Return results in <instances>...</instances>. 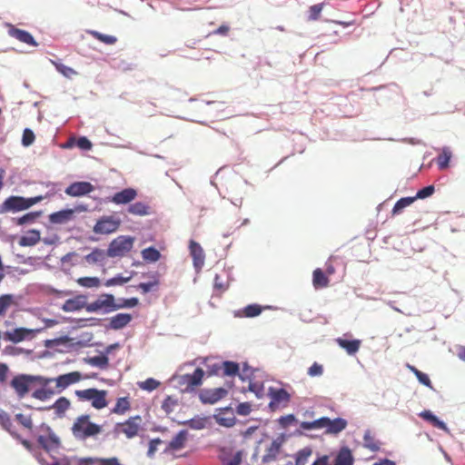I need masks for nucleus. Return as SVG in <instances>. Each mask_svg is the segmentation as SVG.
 Instances as JSON below:
<instances>
[{"label": "nucleus", "instance_id": "45", "mask_svg": "<svg viewBox=\"0 0 465 465\" xmlns=\"http://www.w3.org/2000/svg\"><path fill=\"white\" fill-rule=\"evenodd\" d=\"M150 277L153 279V282H140L138 285L135 286L137 290H141L143 294L148 293L152 291L153 286H156L159 284L158 280V272H154L150 274Z\"/></svg>", "mask_w": 465, "mask_h": 465}, {"label": "nucleus", "instance_id": "63", "mask_svg": "<svg viewBox=\"0 0 465 465\" xmlns=\"http://www.w3.org/2000/svg\"><path fill=\"white\" fill-rule=\"evenodd\" d=\"M13 300L14 296L12 294H3L0 296V316L5 313Z\"/></svg>", "mask_w": 465, "mask_h": 465}, {"label": "nucleus", "instance_id": "1", "mask_svg": "<svg viewBox=\"0 0 465 465\" xmlns=\"http://www.w3.org/2000/svg\"><path fill=\"white\" fill-rule=\"evenodd\" d=\"M40 430L45 432L46 435H39L37 437V442L49 454L53 462H47L41 454H35L36 460L41 465H60L59 459L55 456V452H57L62 446L60 438L46 423H42L40 425Z\"/></svg>", "mask_w": 465, "mask_h": 465}, {"label": "nucleus", "instance_id": "29", "mask_svg": "<svg viewBox=\"0 0 465 465\" xmlns=\"http://www.w3.org/2000/svg\"><path fill=\"white\" fill-rule=\"evenodd\" d=\"M337 343L339 344V346L342 349H344L348 354L350 355H353L355 354L359 349H360V345H361V341L360 340H347V339H342V338H338L337 340Z\"/></svg>", "mask_w": 465, "mask_h": 465}, {"label": "nucleus", "instance_id": "5", "mask_svg": "<svg viewBox=\"0 0 465 465\" xmlns=\"http://www.w3.org/2000/svg\"><path fill=\"white\" fill-rule=\"evenodd\" d=\"M134 238L130 235H120L114 239L106 250L108 257H123L129 252L134 245Z\"/></svg>", "mask_w": 465, "mask_h": 465}, {"label": "nucleus", "instance_id": "4", "mask_svg": "<svg viewBox=\"0 0 465 465\" xmlns=\"http://www.w3.org/2000/svg\"><path fill=\"white\" fill-rule=\"evenodd\" d=\"M43 197L41 195L35 197L25 198L18 195H11L7 197L2 204H0V213L8 212L17 213L27 210L34 204L39 203Z\"/></svg>", "mask_w": 465, "mask_h": 465}, {"label": "nucleus", "instance_id": "36", "mask_svg": "<svg viewBox=\"0 0 465 465\" xmlns=\"http://www.w3.org/2000/svg\"><path fill=\"white\" fill-rule=\"evenodd\" d=\"M71 405L70 401L65 397L58 398L54 404L51 405L52 409H54L57 417H64L65 411Z\"/></svg>", "mask_w": 465, "mask_h": 465}, {"label": "nucleus", "instance_id": "8", "mask_svg": "<svg viewBox=\"0 0 465 465\" xmlns=\"http://www.w3.org/2000/svg\"><path fill=\"white\" fill-rule=\"evenodd\" d=\"M104 299H97L96 301L87 303L85 302V310L88 312H97L98 311H102L103 313L107 314L112 312V304H113V294L112 293H104L101 295Z\"/></svg>", "mask_w": 465, "mask_h": 465}, {"label": "nucleus", "instance_id": "6", "mask_svg": "<svg viewBox=\"0 0 465 465\" xmlns=\"http://www.w3.org/2000/svg\"><path fill=\"white\" fill-rule=\"evenodd\" d=\"M267 395L271 398V401L268 404V409L271 411H274L282 403H283V407H285L291 401V394L284 388H274L271 386L268 389Z\"/></svg>", "mask_w": 465, "mask_h": 465}, {"label": "nucleus", "instance_id": "56", "mask_svg": "<svg viewBox=\"0 0 465 465\" xmlns=\"http://www.w3.org/2000/svg\"><path fill=\"white\" fill-rule=\"evenodd\" d=\"M74 339L68 335H63L61 337H57L54 339H48L45 341V346L46 348H53L54 346L64 344L66 342L72 341Z\"/></svg>", "mask_w": 465, "mask_h": 465}, {"label": "nucleus", "instance_id": "33", "mask_svg": "<svg viewBox=\"0 0 465 465\" xmlns=\"http://www.w3.org/2000/svg\"><path fill=\"white\" fill-rule=\"evenodd\" d=\"M93 338H94L93 332H91V331L83 332L80 335V339L75 342L70 343L68 345V347L70 350H75L77 348H84V347H91V346H93V344L90 343V341L93 340Z\"/></svg>", "mask_w": 465, "mask_h": 465}, {"label": "nucleus", "instance_id": "62", "mask_svg": "<svg viewBox=\"0 0 465 465\" xmlns=\"http://www.w3.org/2000/svg\"><path fill=\"white\" fill-rule=\"evenodd\" d=\"M96 392H98V389L90 388V389H86V390H83V391H75V395L79 399L93 401L94 396H95Z\"/></svg>", "mask_w": 465, "mask_h": 465}, {"label": "nucleus", "instance_id": "35", "mask_svg": "<svg viewBox=\"0 0 465 465\" xmlns=\"http://www.w3.org/2000/svg\"><path fill=\"white\" fill-rule=\"evenodd\" d=\"M84 361L100 369H106L108 367L109 359L108 356L102 352L98 356L84 358Z\"/></svg>", "mask_w": 465, "mask_h": 465}, {"label": "nucleus", "instance_id": "46", "mask_svg": "<svg viewBox=\"0 0 465 465\" xmlns=\"http://www.w3.org/2000/svg\"><path fill=\"white\" fill-rule=\"evenodd\" d=\"M107 394L106 391L104 390H98V392L95 393V396H94L92 406L97 410H101L107 406L108 402L105 399Z\"/></svg>", "mask_w": 465, "mask_h": 465}, {"label": "nucleus", "instance_id": "50", "mask_svg": "<svg viewBox=\"0 0 465 465\" xmlns=\"http://www.w3.org/2000/svg\"><path fill=\"white\" fill-rule=\"evenodd\" d=\"M262 312V307L257 303H252L245 306L242 310V315L247 318H252L260 315Z\"/></svg>", "mask_w": 465, "mask_h": 465}, {"label": "nucleus", "instance_id": "7", "mask_svg": "<svg viewBox=\"0 0 465 465\" xmlns=\"http://www.w3.org/2000/svg\"><path fill=\"white\" fill-rule=\"evenodd\" d=\"M120 224L121 221L114 216H103L96 222L93 230L98 234H109L116 232Z\"/></svg>", "mask_w": 465, "mask_h": 465}, {"label": "nucleus", "instance_id": "25", "mask_svg": "<svg viewBox=\"0 0 465 465\" xmlns=\"http://www.w3.org/2000/svg\"><path fill=\"white\" fill-rule=\"evenodd\" d=\"M354 464V457L352 455L351 450L347 447H341L338 451L333 465H353Z\"/></svg>", "mask_w": 465, "mask_h": 465}, {"label": "nucleus", "instance_id": "17", "mask_svg": "<svg viewBox=\"0 0 465 465\" xmlns=\"http://www.w3.org/2000/svg\"><path fill=\"white\" fill-rule=\"evenodd\" d=\"M204 371L198 367L193 373H186L187 386L183 390V392L191 393L195 391V388L202 385Z\"/></svg>", "mask_w": 465, "mask_h": 465}, {"label": "nucleus", "instance_id": "43", "mask_svg": "<svg viewBox=\"0 0 465 465\" xmlns=\"http://www.w3.org/2000/svg\"><path fill=\"white\" fill-rule=\"evenodd\" d=\"M451 152L448 147L442 149V153L437 157V164L440 170L447 169L450 165Z\"/></svg>", "mask_w": 465, "mask_h": 465}, {"label": "nucleus", "instance_id": "53", "mask_svg": "<svg viewBox=\"0 0 465 465\" xmlns=\"http://www.w3.org/2000/svg\"><path fill=\"white\" fill-rule=\"evenodd\" d=\"M89 34L91 35H93L95 39L104 43L105 45H114L117 41V38L115 36L110 35H104L98 31L92 30V31H89Z\"/></svg>", "mask_w": 465, "mask_h": 465}, {"label": "nucleus", "instance_id": "42", "mask_svg": "<svg viewBox=\"0 0 465 465\" xmlns=\"http://www.w3.org/2000/svg\"><path fill=\"white\" fill-rule=\"evenodd\" d=\"M407 367L411 370V372L414 373V375L416 376L417 380L420 384L433 390V386L430 380V377L426 373L420 371L412 365L407 364Z\"/></svg>", "mask_w": 465, "mask_h": 465}, {"label": "nucleus", "instance_id": "23", "mask_svg": "<svg viewBox=\"0 0 465 465\" xmlns=\"http://www.w3.org/2000/svg\"><path fill=\"white\" fill-rule=\"evenodd\" d=\"M419 416L427 422L430 423L433 427L442 430L446 432H450L447 424L443 420L439 419L432 411L425 410L420 412Z\"/></svg>", "mask_w": 465, "mask_h": 465}, {"label": "nucleus", "instance_id": "10", "mask_svg": "<svg viewBox=\"0 0 465 465\" xmlns=\"http://www.w3.org/2000/svg\"><path fill=\"white\" fill-rule=\"evenodd\" d=\"M94 190V186L89 182H74L64 190L67 195L73 197L84 196Z\"/></svg>", "mask_w": 465, "mask_h": 465}, {"label": "nucleus", "instance_id": "26", "mask_svg": "<svg viewBox=\"0 0 465 465\" xmlns=\"http://www.w3.org/2000/svg\"><path fill=\"white\" fill-rule=\"evenodd\" d=\"M211 417H201L199 415L194 416L192 419L178 421V424L188 426L192 430H203L207 427V423Z\"/></svg>", "mask_w": 465, "mask_h": 465}, {"label": "nucleus", "instance_id": "9", "mask_svg": "<svg viewBox=\"0 0 465 465\" xmlns=\"http://www.w3.org/2000/svg\"><path fill=\"white\" fill-rule=\"evenodd\" d=\"M228 394V391L223 387L215 389H202L199 391V399L203 404H214Z\"/></svg>", "mask_w": 465, "mask_h": 465}, {"label": "nucleus", "instance_id": "52", "mask_svg": "<svg viewBox=\"0 0 465 465\" xmlns=\"http://www.w3.org/2000/svg\"><path fill=\"white\" fill-rule=\"evenodd\" d=\"M363 446L373 452L380 450L379 444L374 441V439L371 435V431L369 430H367L363 435Z\"/></svg>", "mask_w": 465, "mask_h": 465}, {"label": "nucleus", "instance_id": "11", "mask_svg": "<svg viewBox=\"0 0 465 465\" xmlns=\"http://www.w3.org/2000/svg\"><path fill=\"white\" fill-rule=\"evenodd\" d=\"M49 381V384L53 381L56 382V387L59 388L57 392H61L69 385L74 384L81 380V373L78 371H72L69 373L62 374L56 378H45Z\"/></svg>", "mask_w": 465, "mask_h": 465}, {"label": "nucleus", "instance_id": "32", "mask_svg": "<svg viewBox=\"0 0 465 465\" xmlns=\"http://www.w3.org/2000/svg\"><path fill=\"white\" fill-rule=\"evenodd\" d=\"M64 322H75L77 325L74 328H82L84 326H95L100 323L101 319L90 317V318H72V317H64Z\"/></svg>", "mask_w": 465, "mask_h": 465}, {"label": "nucleus", "instance_id": "18", "mask_svg": "<svg viewBox=\"0 0 465 465\" xmlns=\"http://www.w3.org/2000/svg\"><path fill=\"white\" fill-rule=\"evenodd\" d=\"M324 416L312 421H302L300 423V429L295 430L292 435L296 437L305 436L306 434L303 432V430L324 429Z\"/></svg>", "mask_w": 465, "mask_h": 465}, {"label": "nucleus", "instance_id": "44", "mask_svg": "<svg viewBox=\"0 0 465 465\" xmlns=\"http://www.w3.org/2000/svg\"><path fill=\"white\" fill-rule=\"evenodd\" d=\"M106 252L99 248H94L93 252L84 256V260L88 263H97L104 261Z\"/></svg>", "mask_w": 465, "mask_h": 465}, {"label": "nucleus", "instance_id": "54", "mask_svg": "<svg viewBox=\"0 0 465 465\" xmlns=\"http://www.w3.org/2000/svg\"><path fill=\"white\" fill-rule=\"evenodd\" d=\"M137 385L140 389L146 391H153L156 388L160 386V381L153 378H148L143 381L137 382Z\"/></svg>", "mask_w": 465, "mask_h": 465}, {"label": "nucleus", "instance_id": "22", "mask_svg": "<svg viewBox=\"0 0 465 465\" xmlns=\"http://www.w3.org/2000/svg\"><path fill=\"white\" fill-rule=\"evenodd\" d=\"M74 210L63 209L49 214V222L53 224H63L73 220Z\"/></svg>", "mask_w": 465, "mask_h": 465}, {"label": "nucleus", "instance_id": "16", "mask_svg": "<svg viewBox=\"0 0 465 465\" xmlns=\"http://www.w3.org/2000/svg\"><path fill=\"white\" fill-rule=\"evenodd\" d=\"M285 440L286 435L284 433H282L280 436H278L276 439L272 440V444L267 449L266 453L262 456V460L263 463H268L270 461L276 460L277 455Z\"/></svg>", "mask_w": 465, "mask_h": 465}, {"label": "nucleus", "instance_id": "40", "mask_svg": "<svg viewBox=\"0 0 465 465\" xmlns=\"http://www.w3.org/2000/svg\"><path fill=\"white\" fill-rule=\"evenodd\" d=\"M141 254L143 259L147 262H155L162 256L160 251L156 249L154 246H149L143 249Z\"/></svg>", "mask_w": 465, "mask_h": 465}, {"label": "nucleus", "instance_id": "34", "mask_svg": "<svg viewBox=\"0 0 465 465\" xmlns=\"http://www.w3.org/2000/svg\"><path fill=\"white\" fill-rule=\"evenodd\" d=\"M312 283L316 289L324 288L328 286L329 279L322 269L317 268L316 270L313 271Z\"/></svg>", "mask_w": 465, "mask_h": 465}, {"label": "nucleus", "instance_id": "12", "mask_svg": "<svg viewBox=\"0 0 465 465\" xmlns=\"http://www.w3.org/2000/svg\"><path fill=\"white\" fill-rule=\"evenodd\" d=\"M6 25L8 27V35L11 37H14V38L19 40L20 42L26 44L30 46H38L39 45V44L36 42V40L35 39V37L33 36V35L30 32L24 30V29L16 28L15 25H13L11 24H6Z\"/></svg>", "mask_w": 465, "mask_h": 465}, {"label": "nucleus", "instance_id": "59", "mask_svg": "<svg viewBox=\"0 0 465 465\" xmlns=\"http://www.w3.org/2000/svg\"><path fill=\"white\" fill-rule=\"evenodd\" d=\"M213 418L215 420V421L219 425L225 427V428L233 427L237 421V420L234 416L231 417V418H225V417H222L218 414H213Z\"/></svg>", "mask_w": 465, "mask_h": 465}, {"label": "nucleus", "instance_id": "57", "mask_svg": "<svg viewBox=\"0 0 465 465\" xmlns=\"http://www.w3.org/2000/svg\"><path fill=\"white\" fill-rule=\"evenodd\" d=\"M32 331L33 330L26 329L24 327L15 328L14 331H12V333L14 334V343H18L24 341L26 338V336Z\"/></svg>", "mask_w": 465, "mask_h": 465}, {"label": "nucleus", "instance_id": "61", "mask_svg": "<svg viewBox=\"0 0 465 465\" xmlns=\"http://www.w3.org/2000/svg\"><path fill=\"white\" fill-rule=\"evenodd\" d=\"M434 193H435V186L432 184H430V185H427V186L418 190V192L414 195V198H415V200H418V199L423 200L428 197H430Z\"/></svg>", "mask_w": 465, "mask_h": 465}, {"label": "nucleus", "instance_id": "2", "mask_svg": "<svg viewBox=\"0 0 465 465\" xmlns=\"http://www.w3.org/2000/svg\"><path fill=\"white\" fill-rule=\"evenodd\" d=\"M101 431L102 427L90 421V416L88 414L79 416L72 427L73 435L75 439L80 440H84L90 437H94Z\"/></svg>", "mask_w": 465, "mask_h": 465}, {"label": "nucleus", "instance_id": "14", "mask_svg": "<svg viewBox=\"0 0 465 465\" xmlns=\"http://www.w3.org/2000/svg\"><path fill=\"white\" fill-rule=\"evenodd\" d=\"M137 196V191L134 188H124L107 198V202L116 204H130Z\"/></svg>", "mask_w": 465, "mask_h": 465}, {"label": "nucleus", "instance_id": "38", "mask_svg": "<svg viewBox=\"0 0 465 465\" xmlns=\"http://www.w3.org/2000/svg\"><path fill=\"white\" fill-rule=\"evenodd\" d=\"M54 394H55V391L52 388H48L47 385H41V388L36 389L33 393L32 397L45 401L49 400Z\"/></svg>", "mask_w": 465, "mask_h": 465}, {"label": "nucleus", "instance_id": "41", "mask_svg": "<svg viewBox=\"0 0 465 465\" xmlns=\"http://www.w3.org/2000/svg\"><path fill=\"white\" fill-rule=\"evenodd\" d=\"M415 201L414 196L401 197L395 203L391 211L392 215L401 213L404 208L410 206Z\"/></svg>", "mask_w": 465, "mask_h": 465}, {"label": "nucleus", "instance_id": "28", "mask_svg": "<svg viewBox=\"0 0 465 465\" xmlns=\"http://www.w3.org/2000/svg\"><path fill=\"white\" fill-rule=\"evenodd\" d=\"M138 304H139V299L137 297L119 298L116 302L114 296L113 295L112 312H115L120 309L134 308V307L137 306Z\"/></svg>", "mask_w": 465, "mask_h": 465}, {"label": "nucleus", "instance_id": "31", "mask_svg": "<svg viewBox=\"0 0 465 465\" xmlns=\"http://www.w3.org/2000/svg\"><path fill=\"white\" fill-rule=\"evenodd\" d=\"M0 425L8 431L14 438L20 439V434L14 430V425L6 411L0 409Z\"/></svg>", "mask_w": 465, "mask_h": 465}, {"label": "nucleus", "instance_id": "51", "mask_svg": "<svg viewBox=\"0 0 465 465\" xmlns=\"http://www.w3.org/2000/svg\"><path fill=\"white\" fill-rule=\"evenodd\" d=\"M312 449L305 447L295 454V465H305L308 458L312 455Z\"/></svg>", "mask_w": 465, "mask_h": 465}, {"label": "nucleus", "instance_id": "49", "mask_svg": "<svg viewBox=\"0 0 465 465\" xmlns=\"http://www.w3.org/2000/svg\"><path fill=\"white\" fill-rule=\"evenodd\" d=\"M130 409V401L128 397H120L117 399L115 406L113 408L112 412L115 414H124Z\"/></svg>", "mask_w": 465, "mask_h": 465}, {"label": "nucleus", "instance_id": "55", "mask_svg": "<svg viewBox=\"0 0 465 465\" xmlns=\"http://www.w3.org/2000/svg\"><path fill=\"white\" fill-rule=\"evenodd\" d=\"M77 283L85 288L98 287L100 279L98 277H81L77 279Z\"/></svg>", "mask_w": 465, "mask_h": 465}, {"label": "nucleus", "instance_id": "21", "mask_svg": "<svg viewBox=\"0 0 465 465\" xmlns=\"http://www.w3.org/2000/svg\"><path fill=\"white\" fill-rule=\"evenodd\" d=\"M188 431L186 430H179L176 435L168 442L164 453H167L171 450H179L183 449L185 445V441L187 440Z\"/></svg>", "mask_w": 465, "mask_h": 465}, {"label": "nucleus", "instance_id": "64", "mask_svg": "<svg viewBox=\"0 0 465 465\" xmlns=\"http://www.w3.org/2000/svg\"><path fill=\"white\" fill-rule=\"evenodd\" d=\"M56 70L67 78H71L72 75L77 74V72L70 66H67L62 63L55 64Z\"/></svg>", "mask_w": 465, "mask_h": 465}, {"label": "nucleus", "instance_id": "47", "mask_svg": "<svg viewBox=\"0 0 465 465\" xmlns=\"http://www.w3.org/2000/svg\"><path fill=\"white\" fill-rule=\"evenodd\" d=\"M179 403V401L177 398L173 397V396H171V395H168L165 397V399L162 402V405H161V408L162 410L167 414L169 415L170 413H172L175 408V406H177Z\"/></svg>", "mask_w": 465, "mask_h": 465}, {"label": "nucleus", "instance_id": "3", "mask_svg": "<svg viewBox=\"0 0 465 465\" xmlns=\"http://www.w3.org/2000/svg\"><path fill=\"white\" fill-rule=\"evenodd\" d=\"M38 382L40 385H48L49 381L45 377L31 374L15 375L10 381V386L15 391L19 399L24 398L30 391L33 383Z\"/></svg>", "mask_w": 465, "mask_h": 465}, {"label": "nucleus", "instance_id": "20", "mask_svg": "<svg viewBox=\"0 0 465 465\" xmlns=\"http://www.w3.org/2000/svg\"><path fill=\"white\" fill-rule=\"evenodd\" d=\"M132 320L133 316L130 313H117L110 319L105 328L107 330H121L129 324Z\"/></svg>", "mask_w": 465, "mask_h": 465}, {"label": "nucleus", "instance_id": "27", "mask_svg": "<svg viewBox=\"0 0 465 465\" xmlns=\"http://www.w3.org/2000/svg\"><path fill=\"white\" fill-rule=\"evenodd\" d=\"M223 366V376H229V377H234L239 376V378L244 381L245 377L240 373V366L237 362L232 361H223L222 362Z\"/></svg>", "mask_w": 465, "mask_h": 465}, {"label": "nucleus", "instance_id": "39", "mask_svg": "<svg viewBox=\"0 0 465 465\" xmlns=\"http://www.w3.org/2000/svg\"><path fill=\"white\" fill-rule=\"evenodd\" d=\"M125 425L122 431L126 435L128 439L135 437L139 430V422H133L131 420H125L124 423H117L116 426Z\"/></svg>", "mask_w": 465, "mask_h": 465}, {"label": "nucleus", "instance_id": "30", "mask_svg": "<svg viewBox=\"0 0 465 465\" xmlns=\"http://www.w3.org/2000/svg\"><path fill=\"white\" fill-rule=\"evenodd\" d=\"M151 207L143 202H135L130 203L127 207V212L136 216H146L150 214Z\"/></svg>", "mask_w": 465, "mask_h": 465}, {"label": "nucleus", "instance_id": "58", "mask_svg": "<svg viewBox=\"0 0 465 465\" xmlns=\"http://www.w3.org/2000/svg\"><path fill=\"white\" fill-rule=\"evenodd\" d=\"M132 276L124 277L121 273L116 274L115 276L106 280L104 285L106 287L115 286V285H123L124 283L128 282L131 280Z\"/></svg>", "mask_w": 465, "mask_h": 465}, {"label": "nucleus", "instance_id": "19", "mask_svg": "<svg viewBox=\"0 0 465 465\" xmlns=\"http://www.w3.org/2000/svg\"><path fill=\"white\" fill-rule=\"evenodd\" d=\"M87 297L84 294H79L74 298L68 299L61 306V309L65 312H79L82 309H85V301Z\"/></svg>", "mask_w": 465, "mask_h": 465}, {"label": "nucleus", "instance_id": "48", "mask_svg": "<svg viewBox=\"0 0 465 465\" xmlns=\"http://www.w3.org/2000/svg\"><path fill=\"white\" fill-rule=\"evenodd\" d=\"M219 460L222 465H241L242 461V450L236 451L232 459L219 455Z\"/></svg>", "mask_w": 465, "mask_h": 465}, {"label": "nucleus", "instance_id": "37", "mask_svg": "<svg viewBox=\"0 0 465 465\" xmlns=\"http://www.w3.org/2000/svg\"><path fill=\"white\" fill-rule=\"evenodd\" d=\"M42 214V211L27 213L20 217L13 218L14 223L17 225H25L34 223Z\"/></svg>", "mask_w": 465, "mask_h": 465}, {"label": "nucleus", "instance_id": "60", "mask_svg": "<svg viewBox=\"0 0 465 465\" xmlns=\"http://www.w3.org/2000/svg\"><path fill=\"white\" fill-rule=\"evenodd\" d=\"M35 135L32 129L25 128L22 135L21 143L25 147H29L35 142Z\"/></svg>", "mask_w": 465, "mask_h": 465}, {"label": "nucleus", "instance_id": "15", "mask_svg": "<svg viewBox=\"0 0 465 465\" xmlns=\"http://www.w3.org/2000/svg\"><path fill=\"white\" fill-rule=\"evenodd\" d=\"M324 420L325 434L337 435L344 430L348 425V421L341 417H337L331 420V418L324 416Z\"/></svg>", "mask_w": 465, "mask_h": 465}, {"label": "nucleus", "instance_id": "24", "mask_svg": "<svg viewBox=\"0 0 465 465\" xmlns=\"http://www.w3.org/2000/svg\"><path fill=\"white\" fill-rule=\"evenodd\" d=\"M41 241V232L37 229H31L27 232V234L22 235L19 238L18 243L21 247H31L35 246Z\"/></svg>", "mask_w": 465, "mask_h": 465}, {"label": "nucleus", "instance_id": "13", "mask_svg": "<svg viewBox=\"0 0 465 465\" xmlns=\"http://www.w3.org/2000/svg\"><path fill=\"white\" fill-rule=\"evenodd\" d=\"M190 255L193 258V263L195 271L198 272L204 265V252L200 243L191 240L189 243Z\"/></svg>", "mask_w": 465, "mask_h": 465}]
</instances>
